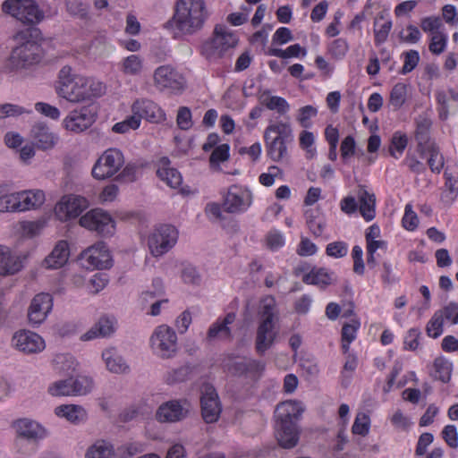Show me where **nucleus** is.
Listing matches in <instances>:
<instances>
[{
    "label": "nucleus",
    "mask_w": 458,
    "mask_h": 458,
    "mask_svg": "<svg viewBox=\"0 0 458 458\" xmlns=\"http://www.w3.org/2000/svg\"><path fill=\"white\" fill-rule=\"evenodd\" d=\"M56 93L70 102L79 103L99 98L105 93L106 87L100 81H95L72 74L70 66H64L58 76Z\"/></svg>",
    "instance_id": "1"
},
{
    "label": "nucleus",
    "mask_w": 458,
    "mask_h": 458,
    "mask_svg": "<svg viewBox=\"0 0 458 458\" xmlns=\"http://www.w3.org/2000/svg\"><path fill=\"white\" fill-rule=\"evenodd\" d=\"M208 17L204 0H177L174 16L165 27L176 30L175 35H192L202 29Z\"/></svg>",
    "instance_id": "2"
},
{
    "label": "nucleus",
    "mask_w": 458,
    "mask_h": 458,
    "mask_svg": "<svg viewBox=\"0 0 458 458\" xmlns=\"http://www.w3.org/2000/svg\"><path fill=\"white\" fill-rule=\"evenodd\" d=\"M25 42L13 49L10 57L5 63V68L10 71L26 69L38 64L41 60L42 49L38 40L41 38L38 28L31 26L18 33Z\"/></svg>",
    "instance_id": "3"
},
{
    "label": "nucleus",
    "mask_w": 458,
    "mask_h": 458,
    "mask_svg": "<svg viewBox=\"0 0 458 458\" xmlns=\"http://www.w3.org/2000/svg\"><path fill=\"white\" fill-rule=\"evenodd\" d=\"M237 36L229 31L225 25H216L210 38L200 47V55L209 62H216L232 55L233 49L238 45Z\"/></svg>",
    "instance_id": "4"
},
{
    "label": "nucleus",
    "mask_w": 458,
    "mask_h": 458,
    "mask_svg": "<svg viewBox=\"0 0 458 458\" xmlns=\"http://www.w3.org/2000/svg\"><path fill=\"white\" fill-rule=\"evenodd\" d=\"M267 156L274 162H280L288 156L287 145L293 141L290 123L282 121L269 124L264 131Z\"/></svg>",
    "instance_id": "5"
},
{
    "label": "nucleus",
    "mask_w": 458,
    "mask_h": 458,
    "mask_svg": "<svg viewBox=\"0 0 458 458\" xmlns=\"http://www.w3.org/2000/svg\"><path fill=\"white\" fill-rule=\"evenodd\" d=\"M275 301L270 299L262 306L260 319L257 328L255 349L259 355H263L274 344L278 330L276 329Z\"/></svg>",
    "instance_id": "6"
},
{
    "label": "nucleus",
    "mask_w": 458,
    "mask_h": 458,
    "mask_svg": "<svg viewBox=\"0 0 458 458\" xmlns=\"http://www.w3.org/2000/svg\"><path fill=\"white\" fill-rule=\"evenodd\" d=\"M2 9L28 27H36V24L44 18L43 12L33 0H5Z\"/></svg>",
    "instance_id": "7"
},
{
    "label": "nucleus",
    "mask_w": 458,
    "mask_h": 458,
    "mask_svg": "<svg viewBox=\"0 0 458 458\" xmlns=\"http://www.w3.org/2000/svg\"><path fill=\"white\" fill-rule=\"evenodd\" d=\"M80 225L89 230L96 232L102 237H110L115 232V221L111 215L102 208H93L81 216Z\"/></svg>",
    "instance_id": "8"
},
{
    "label": "nucleus",
    "mask_w": 458,
    "mask_h": 458,
    "mask_svg": "<svg viewBox=\"0 0 458 458\" xmlns=\"http://www.w3.org/2000/svg\"><path fill=\"white\" fill-rule=\"evenodd\" d=\"M124 164L123 154L117 148L106 149L96 161L91 174L97 180L113 177Z\"/></svg>",
    "instance_id": "9"
},
{
    "label": "nucleus",
    "mask_w": 458,
    "mask_h": 458,
    "mask_svg": "<svg viewBox=\"0 0 458 458\" xmlns=\"http://www.w3.org/2000/svg\"><path fill=\"white\" fill-rule=\"evenodd\" d=\"M178 232L171 225H161L148 236V246L154 257L168 252L176 243Z\"/></svg>",
    "instance_id": "10"
},
{
    "label": "nucleus",
    "mask_w": 458,
    "mask_h": 458,
    "mask_svg": "<svg viewBox=\"0 0 458 458\" xmlns=\"http://www.w3.org/2000/svg\"><path fill=\"white\" fill-rule=\"evenodd\" d=\"M150 342L153 350L164 359L174 356L178 349L176 333L166 325H161L155 329Z\"/></svg>",
    "instance_id": "11"
},
{
    "label": "nucleus",
    "mask_w": 458,
    "mask_h": 458,
    "mask_svg": "<svg viewBox=\"0 0 458 458\" xmlns=\"http://www.w3.org/2000/svg\"><path fill=\"white\" fill-rule=\"evenodd\" d=\"M97 115L98 106L90 103L71 111L63 123L66 130L79 133L89 128L95 123Z\"/></svg>",
    "instance_id": "12"
},
{
    "label": "nucleus",
    "mask_w": 458,
    "mask_h": 458,
    "mask_svg": "<svg viewBox=\"0 0 458 458\" xmlns=\"http://www.w3.org/2000/svg\"><path fill=\"white\" fill-rule=\"evenodd\" d=\"M81 259L87 269H108L113 266V259L105 242H99L83 250Z\"/></svg>",
    "instance_id": "13"
},
{
    "label": "nucleus",
    "mask_w": 458,
    "mask_h": 458,
    "mask_svg": "<svg viewBox=\"0 0 458 458\" xmlns=\"http://www.w3.org/2000/svg\"><path fill=\"white\" fill-rule=\"evenodd\" d=\"M201 416L206 423H214L218 420L222 405L216 388L210 385L203 386L200 396Z\"/></svg>",
    "instance_id": "14"
},
{
    "label": "nucleus",
    "mask_w": 458,
    "mask_h": 458,
    "mask_svg": "<svg viewBox=\"0 0 458 458\" xmlns=\"http://www.w3.org/2000/svg\"><path fill=\"white\" fill-rule=\"evenodd\" d=\"M89 201L86 198L79 195L64 196L56 204L55 212L61 221L73 219L81 215L89 208Z\"/></svg>",
    "instance_id": "15"
},
{
    "label": "nucleus",
    "mask_w": 458,
    "mask_h": 458,
    "mask_svg": "<svg viewBox=\"0 0 458 458\" xmlns=\"http://www.w3.org/2000/svg\"><path fill=\"white\" fill-rule=\"evenodd\" d=\"M228 372L234 377L258 380L265 369L263 361L243 357L241 360H230L226 364Z\"/></svg>",
    "instance_id": "16"
},
{
    "label": "nucleus",
    "mask_w": 458,
    "mask_h": 458,
    "mask_svg": "<svg viewBox=\"0 0 458 458\" xmlns=\"http://www.w3.org/2000/svg\"><path fill=\"white\" fill-rule=\"evenodd\" d=\"M252 201V193L237 185H232L224 198L223 207L227 213L244 212Z\"/></svg>",
    "instance_id": "17"
},
{
    "label": "nucleus",
    "mask_w": 458,
    "mask_h": 458,
    "mask_svg": "<svg viewBox=\"0 0 458 458\" xmlns=\"http://www.w3.org/2000/svg\"><path fill=\"white\" fill-rule=\"evenodd\" d=\"M53 309V297L50 293H40L31 300L28 310L30 324L38 326L42 324Z\"/></svg>",
    "instance_id": "18"
},
{
    "label": "nucleus",
    "mask_w": 458,
    "mask_h": 458,
    "mask_svg": "<svg viewBox=\"0 0 458 458\" xmlns=\"http://www.w3.org/2000/svg\"><path fill=\"white\" fill-rule=\"evenodd\" d=\"M12 427L15 430L17 439H24L36 443L47 436L45 428L36 420L21 418L14 420Z\"/></svg>",
    "instance_id": "19"
},
{
    "label": "nucleus",
    "mask_w": 458,
    "mask_h": 458,
    "mask_svg": "<svg viewBox=\"0 0 458 458\" xmlns=\"http://www.w3.org/2000/svg\"><path fill=\"white\" fill-rule=\"evenodd\" d=\"M13 345L24 353H38L42 352L46 345L44 339L30 330L16 332L12 339Z\"/></svg>",
    "instance_id": "20"
},
{
    "label": "nucleus",
    "mask_w": 458,
    "mask_h": 458,
    "mask_svg": "<svg viewBox=\"0 0 458 458\" xmlns=\"http://www.w3.org/2000/svg\"><path fill=\"white\" fill-rule=\"evenodd\" d=\"M154 83L160 89H170L181 90L183 89V77L171 65H161L154 72Z\"/></svg>",
    "instance_id": "21"
},
{
    "label": "nucleus",
    "mask_w": 458,
    "mask_h": 458,
    "mask_svg": "<svg viewBox=\"0 0 458 458\" xmlns=\"http://www.w3.org/2000/svg\"><path fill=\"white\" fill-rule=\"evenodd\" d=\"M30 139L31 144L40 149H52L58 142V136L51 131L49 126L43 122L34 123L30 129Z\"/></svg>",
    "instance_id": "22"
},
{
    "label": "nucleus",
    "mask_w": 458,
    "mask_h": 458,
    "mask_svg": "<svg viewBox=\"0 0 458 458\" xmlns=\"http://www.w3.org/2000/svg\"><path fill=\"white\" fill-rule=\"evenodd\" d=\"M299 435V427L294 421L276 420L275 436L281 447H294L298 444Z\"/></svg>",
    "instance_id": "23"
},
{
    "label": "nucleus",
    "mask_w": 458,
    "mask_h": 458,
    "mask_svg": "<svg viewBox=\"0 0 458 458\" xmlns=\"http://www.w3.org/2000/svg\"><path fill=\"white\" fill-rule=\"evenodd\" d=\"M189 404L186 400H173L163 403L156 412V419L160 422H175L182 420L188 413L184 406Z\"/></svg>",
    "instance_id": "24"
},
{
    "label": "nucleus",
    "mask_w": 458,
    "mask_h": 458,
    "mask_svg": "<svg viewBox=\"0 0 458 458\" xmlns=\"http://www.w3.org/2000/svg\"><path fill=\"white\" fill-rule=\"evenodd\" d=\"M132 116L145 119L150 123H160L165 119L164 111L149 99H139L132 105Z\"/></svg>",
    "instance_id": "25"
},
{
    "label": "nucleus",
    "mask_w": 458,
    "mask_h": 458,
    "mask_svg": "<svg viewBox=\"0 0 458 458\" xmlns=\"http://www.w3.org/2000/svg\"><path fill=\"white\" fill-rule=\"evenodd\" d=\"M26 256L13 255L11 250L0 245V275H14L21 270Z\"/></svg>",
    "instance_id": "26"
},
{
    "label": "nucleus",
    "mask_w": 458,
    "mask_h": 458,
    "mask_svg": "<svg viewBox=\"0 0 458 458\" xmlns=\"http://www.w3.org/2000/svg\"><path fill=\"white\" fill-rule=\"evenodd\" d=\"M335 281L336 277L335 273L325 267H313L310 272L302 276V282L304 284L316 285L322 290H325Z\"/></svg>",
    "instance_id": "27"
},
{
    "label": "nucleus",
    "mask_w": 458,
    "mask_h": 458,
    "mask_svg": "<svg viewBox=\"0 0 458 458\" xmlns=\"http://www.w3.org/2000/svg\"><path fill=\"white\" fill-rule=\"evenodd\" d=\"M70 256L66 241H59L53 250L46 257L42 265L48 269H57L65 265Z\"/></svg>",
    "instance_id": "28"
},
{
    "label": "nucleus",
    "mask_w": 458,
    "mask_h": 458,
    "mask_svg": "<svg viewBox=\"0 0 458 458\" xmlns=\"http://www.w3.org/2000/svg\"><path fill=\"white\" fill-rule=\"evenodd\" d=\"M171 161L167 157H163L158 160V168L157 175L158 178L170 186L171 188H177L182 182V177L180 172L170 167Z\"/></svg>",
    "instance_id": "29"
},
{
    "label": "nucleus",
    "mask_w": 458,
    "mask_h": 458,
    "mask_svg": "<svg viewBox=\"0 0 458 458\" xmlns=\"http://www.w3.org/2000/svg\"><path fill=\"white\" fill-rule=\"evenodd\" d=\"M301 403L297 401H285L276 406L275 416L276 420L294 421L297 423L303 412Z\"/></svg>",
    "instance_id": "30"
},
{
    "label": "nucleus",
    "mask_w": 458,
    "mask_h": 458,
    "mask_svg": "<svg viewBox=\"0 0 458 458\" xmlns=\"http://www.w3.org/2000/svg\"><path fill=\"white\" fill-rule=\"evenodd\" d=\"M102 358L106 362L107 369L115 374H126L130 371V367L123 357L119 354L115 348H109L102 352Z\"/></svg>",
    "instance_id": "31"
},
{
    "label": "nucleus",
    "mask_w": 458,
    "mask_h": 458,
    "mask_svg": "<svg viewBox=\"0 0 458 458\" xmlns=\"http://www.w3.org/2000/svg\"><path fill=\"white\" fill-rule=\"evenodd\" d=\"M55 414L66 419L72 424H80L87 420V412L81 405L63 404L55 408Z\"/></svg>",
    "instance_id": "32"
},
{
    "label": "nucleus",
    "mask_w": 458,
    "mask_h": 458,
    "mask_svg": "<svg viewBox=\"0 0 458 458\" xmlns=\"http://www.w3.org/2000/svg\"><path fill=\"white\" fill-rule=\"evenodd\" d=\"M235 313L229 312L222 320H217L213 323L208 331V338L214 339L216 337H221L224 339L232 338L231 329L228 327L233 324L235 320Z\"/></svg>",
    "instance_id": "33"
},
{
    "label": "nucleus",
    "mask_w": 458,
    "mask_h": 458,
    "mask_svg": "<svg viewBox=\"0 0 458 458\" xmlns=\"http://www.w3.org/2000/svg\"><path fill=\"white\" fill-rule=\"evenodd\" d=\"M360 212L366 221H371L376 216V196L369 193L364 187L359 190Z\"/></svg>",
    "instance_id": "34"
},
{
    "label": "nucleus",
    "mask_w": 458,
    "mask_h": 458,
    "mask_svg": "<svg viewBox=\"0 0 458 458\" xmlns=\"http://www.w3.org/2000/svg\"><path fill=\"white\" fill-rule=\"evenodd\" d=\"M114 332V322L107 317H102L98 322L81 337L82 341H89L96 337H106Z\"/></svg>",
    "instance_id": "35"
},
{
    "label": "nucleus",
    "mask_w": 458,
    "mask_h": 458,
    "mask_svg": "<svg viewBox=\"0 0 458 458\" xmlns=\"http://www.w3.org/2000/svg\"><path fill=\"white\" fill-rule=\"evenodd\" d=\"M259 100L269 110H276L280 114L288 112L290 106L288 102L282 97L270 96V90H264L259 96Z\"/></svg>",
    "instance_id": "36"
},
{
    "label": "nucleus",
    "mask_w": 458,
    "mask_h": 458,
    "mask_svg": "<svg viewBox=\"0 0 458 458\" xmlns=\"http://www.w3.org/2000/svg\"><path fill=\"white\" fill-rule=\"evenodd\" d=\"M19 194L21 197V211L36 208L45 201V193L40 190L22 191Z\"/></svg>",
    "instance_id": "37"
},
{
    "label": "nucleus",
    "mask_w": 458,
    "mask_h": 458,
    "mask_svg": "<svg viewBox=\"0 0 458 458\" xmlns=\"http://www.w3.org/2000/svg\"><path fill=\"white\" fill-rule=\"evenodd\" d=\"M452 363L443 357L435 359L431 376L443 383L449 382L451 378Z\"/></svg>",
    "instance_id": "38"
},
{
    "label": "nucleus",
    "mask_w": 458,
    "mask_h": 458,
    "mask_svg": "<svg viewBox=\"0 0 458 458\" xmlns=\"http://www.w3.org/2000/svg\"><path fill=\"white\" fill-rule=\"evenodd\" d=\"M415 140H432L430 131L432 121L427 114H420L416 120Z\"/></svg>",
    "instance_id": "39"
},
{
    "label": "nucleus",
    "mask_w": 458,
    "mask_h": 458,
    "mask_svg": "<svg viewBox=\"0 0 458 458\" xmlns=\"http://www.w3.org/2000/svg\"><path fill=\"white\" fill-rule=\"evenodd\" d=\"M114 447L106 441H98L88 448L85 458H112Z\"/></svg>",
    "instance_id": "40"
},
{
    "label": "nucleus",
    "mask_w": 458,
    "mask_h": 458,
    "mask_svg": "<svg viewBox=\"0 0 458 458\" xmlns=\"http://www.w3.org/2000/svg\"><path fill=\"white\" fill-rule=\"evenodd\" d=\"M406 96L407 86L402 82L396 83L390 92L389 105L394 111L400 109L406 101Z\"/></svg>",
    "instance_id": "41"
},
{
    "label": "nucleus",
    "mask_w": 458,
    "mask_h": 458,
    "mask_svg": "<svg viewBox=\"0 0 458 458\" xmlns=\"http://www.w3.org/2000/svg\"><path fill=\"white\" fill-rule=\"evenodd\" d=\"M72 394L85 395L89 393L93 387V381L90 377L85 376H79L72 377Z\"/></svg>",
    "instance_id": "42"
},
{
    "label": "nucleus",
    "mask_w": 458,
    "mask_h": 458,
    "mask_svg": "<svg viewBox=\"0 0 458 458\" xmlns=\"http://www.w3.org/2000/svg\"><path fill=\"white\" fill-rule=\"evenodd\" d=\"M19 192L0 196V212L21 211Z\"/></svg>",
    "instance_id": "43"
},
{
    "label": "nucleus",
    "mask_w": 458,
    "mask_h": 458,
    "mask_svg": "<svg viewBox=\"0 0 458 458\" xmlns=\"http://www.w3.org/2000/svg\"><path fill=\"white\" fill-rule=\"evenodd\" d=\"M72 377L58 380L48 387V393L53 396H72Z\"/></svg>",
    "instance_id": "44"
},
{
    "label": "nucleus",
    "mask_w": 458,
    "mask_h": 458,
    "mask_svg": "<svg viewBox=\"0 0 458 458\" xmlns=\"http://www.w3.org/2000/svg\"><path fill=\"white\" fill-rule=\"evenodd\" d=\"M429 157L428 158V165L432 173L440 174L441 170L445 165L444 156L440 152L438 146H432Z\"/></svg>",
    "instance_id": "45"
},
{
    "label": "nucleus",
    "mask_w": 458,
    "mask_h": 458,
    "mask_svg": "<svg viewBox=\"0 0 458 458\" xmlns=\"http://www.w3.org/2000/svg\"><path fill=\"white\" fill-rule=\"evenodd\" d=\"M301 52H302L303 55H306L305 48H302L299 44H294L288 47L284 50L280 48H270L267 52V55L285 59L290 57H297Z\"/></svg>",
    "instance_id": "46"
},
{
    "label": "nucleus",
    "mask_w": 458,
    "mask_h": 458,
    "mask_svg": "<svg viewBox=\"0 0 458 458\" xmlns=\"http://www.w3.org/2000/svg\"><path fill=\"white\" fill-rule=\"evenodd\" d=\"M444 331V322L441 318V314H437L436 312L433 314L429 321L426 326V332L428 336L431 338L439 337Z\"/></svg>",
    "instance_id": "47"
},
{
    "label": "nucleus",
    "mask_w": 458,
    "mask_h": 458,
    "mask_svg": "<svg viewBox=\"0 0 458 458\" xmlns=\"http://www.w3.org/2000/svg\"><path fill=\"white\" fill-rule=\"evenodd\" d=\"M46 225L44 219L36 221H23L21 223V230L23 235L32 238L40 233Z\"/></svg>",
    "instance_id": "48"
},
{
    "label": "nucleus",
    "mask_w": 458,
    "mask_h": 458,
    "mask_svg": "<svg viewBox=\"0 0 458 458\" xmlns=\"http://www.w3.org/2000/svg\"><path fill=\"white\" fill-rule=\"evenodd\" d=\"M230 146L227 143L216 146L209 157V163L211 165H219L222 162L228 160L230 157Z\"/></svg>",
    "instance_id": "49"
},
{
    "label": "nucleus",
    "mask_w": 458,
    "mask_h": 458,
    "mask_svg": "<svg viewBox=\"0 0 458 458\" xmlns=\"http://www.w3.org/2000/svg\"><path fill=\"white\" fill-rule=\"evenodd\" d=\"M437 314H441V318L450 321L453 325L458 324V303L450 301L447 305L441 310L436 311Z\"/></svg>",
    "instance_id": "50"
},
{
    "label": "nucleus",
    "mask_w": 458,
    "mask_h": 458,
    "mask_svg": "<svg viewBox=\"0 0 458 458\" xmlns=\"http://www.w3.org/2000/svg\"><path fill=\"white\" fill-rule=\"evenodd\" d=\"M369 427H370L369 417L364 413L358 414L353 422L352 431L355 435H360V436L364 437V436L368 435V433L369 431Z\"/></svg>",
    "instance_id": "51"
},
{
    "label": "nucleus",
    "mask_w": 458,
    "mask_h": 458,
    "mask_svg": "<svg viewBox=\"0 0 458 458\" xmlns=\"http://www.w3.org/2000/svg\"><path fill=\"white\" fill-rule=\"evenodd\" d=\"M181 277L188 284L199 285L201 283V276L192 265H187L182 269Z\"/></svg>",
    "instance_id": "52"
},
{
    "label": "nucleus",
    "mask_w": 458,
    "mask_h": 458,
    "mask_svg": "<svg viewBox=\"0 0 458 458\" xmlns=\"http://www.w3.org/2000/svg\"><path fill=\"white\" fill-rule=\"evenodd\" d=\"M176 123L181 130L187 131L193 125L191 111L187 106H181L178 109Z\"/></svg>",
    "instance_id": "53"
},
{
    "label": "nucleus",
    "mask_w": 458,
    "mask_h": 458,
    "mask_svg": "<svg viewBox=\"0 0 458 458\" xmlns=\"http://www.w3.org/2000/svg\"><path fill=\"white\" fill-rule=\"evenodd\" d=\"M348 245L344 242H334L328 243L326 247V254L335 259H341L347 255Z\"/></svg>",
    "instance_id": "54"
},
{
    "label": "nucleus",
    "mask_w": 458,
    "mask_h": 458,
    "mask_svg": "<svg viewBox=\"0 0 458 458\" xmlns=\"http://www.w3.org/2000/svg\"><path fill=\"white\" fill-rule=\"evenodd\" d=\"M404 64L400 72L401 74H407L416 68L420 62V55L417 50H409L403 53Z\"/></svg>",
    "instance_id": "55"
},
{
    "label": "nucleus",
    "mask_w": 458,
    "mask_h": 458,
    "mask_svg": "<svg viewBox=\"0 0 458 458\" xmlns=\"http://www.w3.org/2000/svg\"><path fill=\"white\" fill-rule=\"evenodd\" d=\"M402 223L403 226L408 231H414L418 227L419 218L417 214L412 210L411 204L405 206Z\"/></svg>",
    "instance_id": "56"
},
{
    "label": "nucleus",
    "mask_w": 458,
    "mask_h": 458,
    "mask_svg": "<svg viewBox=\"0 0 458 458\" xmlns=\"http://www.w3.org/2000/svg\"><path fill=\"white\" fill-rule=\"evenodd\" d=\"M318 114L316 107L308 105L299 109V115L297 117L298 122L303 128H310L311 123L310 119L315 117Z\"/></svg>",
    "instance_id": "57"
},
{
    "label": "nucleus",
    "mask_w": 458,
    "mask_h": 458,
    "mask_svg": "<svg viewBox=\"0 0 458 458\" xmlns=\"http://www.w3.org/2000/svg\"><path fill=\"white\" fill-rule=\"evenodd\" d=\"M123 72L129 74H137L142 67V62L139 55H131L123 60Z\"/></svg>",
    "instance_id": "58"
},
{
    "label": "nucleus",
    "mask_w": 458,
    "mask_h": 458,
    "mask_svg": "<svg viewBox=\"0 0 458 458\" xmlns=\"http://www.w3.org/2000/svg\"><path fill=\"white\" fill-rule=\"evenodd\" d=\"M360 326L358 319H352V323H346L342 327V342L352 343L356 338V333Z\"/></svg>",
    "instance_id": "59"
},
{
    "label": "nucleus",
    "mask_w": 458,
    "mask_h": 458,
    "mask_svg": "<svg viewBox=\"0 0 458 458\" xmlns=\"http://www.w3.org/2000/svg\"><path fill=\"white\" fill-rule=\"evenodd\" d=\"M139 126H140V120L138 119L137 116L131 115L123 122L116 123L113 126V131H114L115 133H125L130 129L135 130Z\"/></svg>",
    "instance_id": "60"
},
{
    "label": "nucleus",
    "mask_w": 458,
    "mask_h": 458,
    "mask_svg": "<svg viewBox=\"0 0 458 458\" xmlns=\"http://www.w3.org/2000/svg\"><path fill=\"white\" fill-rule=\"evenodd\" d=\"M446 40L445 35L440 33L434 34L428 47L429 51L434 55H440L445 48Z\"/></svg>",
    "instance_id": "61"
},
{
    "label": "nucleus",
    "mask_w": 458,
    "mask_h": 458,
    "mask_svg": "<svg viewBox=\"0 0 458 458\" xmlns=\"http://www.w3.org/2000/svg\"><path fill=\"white\" fill-rule=\"evenodd\" d=\"M442 437L451 448L458 447V431L454 425H447L442 431Z\"/></svg>",
    "instance_id": "62"
},
{
    "label": "nucleus",
    "mask_w": 458,
    "mask_h": 458,
    "mask_svg": "<svg viewBox=\"0 0 458 458\" xmlns=\"http://www.w3.org/2000/svg\"><path fill=\"white\" fill-rule=\"evenodd\" d=\"M341 156L343 158L352 157L356 153V142L352 135L346 136L341 143Z\"/></svg>",
    "instance_id": "63"
},
{
    "label": "nucleus",
    "mask_w": 458,
    "mask_h": 458,
    "mask_svg": "<svg viewBox=\"0 0 458 458\" xmlns=\"http://www.w3.org/2000/svg\"><path fill=\"white\" fill-rule=\"evenodd\" d=\"M421 336V332L418 327L411 328L404 338V348L415 351L419 346V339Z\"/></svg>",
    "instance_id": "64"
}]
</instances>
